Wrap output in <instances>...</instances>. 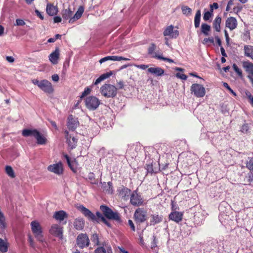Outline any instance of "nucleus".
<instances>
[{"label": "nucleus", "instance_id": "f257e3e1", "mask_svg": "<svg viewBox=\"0 0 253 253\" xmlns=\"http://www.w3.org/2000/svg\"><path fill=\"white\" fill-rule=\"evenodd\" d=\"M22 134L24 137L34 136L39 145H44L47 142L45 137L36 129H24L22 131Z\"/></svg>", "mask_w": 253, "mask_h": 253}, {"label": "nucleus", "instance_id": "f03ea898", "mask_svg": "<svg viewBox=\"0 0 253 253\" xmlns=\"http://www.w3.org/2000/svg\"><path fill=\"white\" fill-rule=\"evenodd\" d=\"M100 92L105 97L114 98L117 94L118 88L112 84H105L100 87Z\"/></svg>", "mask_w": 253, "mask_h": 253}, {"label": "nucleus", "instance_id": "7ed1b4c3", "mask_svg": "<svg viewBox=\"0 0 253 253\" xmlns=\"http://www.w3.org/2000/svg\"><path fill=\"white\" fill-rule=\"evenodd\" d=\"M104 215L108 219H113L116 221H120V217L119 213L114 212L110 208L106 206L102 205L100 207Z\"/></svg>", "mask_w": 253, "mask_h": 253}, {"label": "nucleus", "instance_id": "20e7f679", "mask_svg": "<svg viewBox=\"0 0 253 253\" xmlns=\"http://www.w3.org/2000/svg\"><path fill=\"white\" fill-rule=\"evenodd\" d=\"M32 231L35 238L40 242L43 243L44 241L42 235V231L40 223L37 221H33L31 223Z\"/></svg>", "mask_w": 253, "mask_h": 253}, {"label": "nucleus", "instance_id": "39448f33", "mask_svg": "<svg viewBox=\"0 0 253 253\" xmlns=\"http://www.w3.org/2000/svg\"><path fill=\"white\" fill-rule=\"evenodd\" d=\"M134 218L137 223L140 224L147 220V211L143 208H138L134 213Z\"/></svg>", "mask_w": 253, "mask_h": 253}, {"label": "nucleus", "instance_id": "423d86ee", "mask_svg": "<svg viewBox=\"0 0 253 253\" xmlns=\"http://www.w3.org/2000/svg\"><path fill=\"white\" fill-rule=\"evenodd\" d=\"M191 93L197 97H203L206 93L205 87L201 84H194L191 86Z\"/></svg>", "mask_w": 253, "mask_h": 253}, {"label": "nucleus", "instance_id": "0eeeda50", "mask_svg": "<svg viewBox=\"0 0 253 253\" xmlns=\"http://www.w3.org/2000/svg\"><path fill=\"white\" fill-rule=\"evenodd\" d=\"M100 103L99 100L95 96H89L85 99L86 107L90 110H94L97 109Z\"/></svg>", "mask_w": 253, "mask_h": 253}, {"label": "nucleus", "instance_id": "6e6552de", "mask_svg": "<svg viewBox=\"0 0 253 253\" xmlns=\"http://www.w3.org/2000/svg\"><path fill=\"white\" fill-rule=\"evenodd\" d=\"M143 199L141 196L139 195L136 191H134L130 195V203L134 206H140L143 205Z\"/></svg>", "mask_w": 253, "mask_h": 253}, {"label": "nucleus", "instance_id": "1a4fd4ad", "mask_svg": "<svg viewBox=\"0 0 253 253\" xmlns=\"http://www.w3.org/2000/svg\"><path fill=\"white\" fill-rule=\"evenodd\" d=\"M156 46L154 43H151L150 46L148 48V54L150 55H152V57L154 58H157L158 59H160V60H162L164 61H167L170 63L173 62V60L169 59V58H166V57H164L162 55H158L156 53H155L154 51L156 49Z\"/></svg>", "mask_w": 253, "mask_h": 253}, {"label": "nucleus", "instance_id": "9d476101", "mask_svg": "<svg viewBox=\"0 0 253 253\" xmlns=\"http://www.w3.org/2000/svg\"><path fill=\"white\" fill-rule=\"evenodd\" d=\"M77 244L81 248L88 246L89 240L87 235L83 233L80 234L77 238Z\"/></svg>", "mask_w": 253, "mask_h": 253}, {"label": "nucleus", "instance_id": "9b49d317", "mask_svg": "<svg viewBox=\"0 0 253 253\" xmlns=\"http://www.w3.org/2000/svg\"><path fill=\"white\" fill-rule=\"evenodd\" d=\"M39 87L45 92L48 93H51L53 91L51 83L46 80H43L40 81Z\"/></svg>", "mask_w": 253, "mask_h": 253}, {"label": "nucleus", "instance_id": "f8f14e48", "mask_svg": "<svg viewBox=\"0 0 253 253\" xmlns=\"http://www.w3.org/2000/svg\"><path fill=\"white\" fill-rule=\"evenodd\" d=\"M48 171L53 172L56 174L60 175L63 173V165L61 162L49 165L47 167Z\"/></svg>", "mask_w": 253, "mask_h": 253}, {"label": "nucleus", "instance_id": "ddd939ff", "mask_svg": "<svg viewBox=\"0 0 253 253\" xmlns=\"http://www.w3.org/2000/svg\"><path fill=\"white\" fill-rule=\"evenodd\" d=\"M79 125V122L77 118L72 115L68 117L67 126L70 130H75Z\"/></svg>", "mask_w": 253, "mask_h": 253}, {"label": "nucleus", "instance_id": "4468645a", "mask_svg": "<svg viewBox=\"0 0 253 253\" xmlns=\"http://www.w3.org/2000/svg\"><path fill=\"white\" fill-rule=\"evenodd\" d=\"M173 28L172 25L168 26L164 32V35L169 36L170 38H176L179 35V32L176 30H174Z\"/></svg>", "mask_w": 253, "mask_h": 253}, {"label": "nucleus", "instance_id": "2eb2a0df", "mask_svg": "<svg viewBox=\"0 0 253 253\" xmlns=\"http://www.w3.org/2000/svg\"><path fill=\"white\" fill-rule=\"evenodd\" d=\"M79 210L82 212V213L88 219L94 220L96 219L95 215L91 212L88 209L84 207V206L81 205L78 207Z\"/></svg>", "mask_w": 253, "mask_h": 253}, {"label": "nucleus", "instance_id": "dca6fc26", "mask_svg": "<svg viewBox=\"0 0 253 253\" xmlns=\"http://www.w3.org/2000/svg\"><path fill=\"white\" fill-rule=\"evenodd\" d=\"M225 26L229 28L231 31L235 29L237 27V21L236 19L233 17H229L227 18L225 22Z\"/></svg>", "mask_w": 253, "mask_h": 253}, {"label": "nucleus", "instance_id": "f3484780", "mask_svg": "<svg viewBox=\"0 0 253 253\" xmlns=\"http://www.w3.org/2000/svg\"><path fill=\"white\" fill-rule=\"evenodd\" d=\"M50 233L57 237H58L60 238L62 237V228L58 224H54L53 225L50 230Z\"/></svg>", "mask_w": 253, "mask_h": 253}, {"label": "nucleus", "instance_id": "a211bd4d", "mask_svg": "<svg viewBox=\"0 0 253 253\" xmlns=\"http://www.w3.org/2000/svg\"><path fill=\"white\" fill-rule=\"evenodd\" d=\"M122 60H129L128 58L123 57L122 56H108L103 57L100 59L99 63L102 64V63L106 62L108 60H112V61H121Z\"/></svg>", "mask_w": 253, "mask_h": 253}, {"label": "nucleus", "instance_id": "6ab92c4d", "mask_svg": "<svg viewBox=\"0 0 253 253\" xmlns=\"http://www.w3.org/2000/svg\"><path fill=\"white\" fill-rule=\"evenodd\" d=\"M53 217L56 220L61 222L64 219L67 218L68 214L65 211L61 210L55 212Z\"/></svg>", "mask_w": 253, "mask_h": 253}, {"label": "nucleus", "instance_id": "aec40b11", "mask_svg": "<svg viewBox=\"0 0 253 253\" xmlns=\"http://www.w3.org/2000/svg\"><path fill=\"white\" fill-rule=\"evenodd\" d=\"M182 214L178 211L171 212L169 215V219L178 223L182 219Z\"/></svg>", "mask_w": 253, "mask_h": 253}, {"label": "nucleus", "instance_id": "412c9836", "mask_svg": "<svg viewBox=\"0 0 253 253\" xmlns=\"http://www.w3.org/2000/svg\"><path fill=\"white\" fill-rule=\"evenodd\" d=\"M59 50L58 48H56L49 55V60L52 64H56L58 62V59H59Z\"/></svg>", "mask_w": 253, "mask_h": 253}, {"label": "nucleus", "instance_id": "4be33fe9", "mask_svg": "<svg viewBox=\"0 0 253 253\" xmlns=\"http://www.w3.org/2000/svg\"><path fill=\"white\" fill-rule=\"evenodd\" d=\"M66 136L67 139V141L69 145V146L72 148H74L77 143L78 139L75 137H71V136H69V132L68 131H65Z\"/></svg>", "mask_w": 253, "mask_h": 253}, {"label": "nucleus", "instance_id": "5701e85b", "mask_svg": "<svg viewBox=\"0 0 253 253\" xmlns=\"http://www.w3.org/2000/svg\"><path fill=\"white\" fill-rule=\"evenodd\" d=\"M131 192L130 190L124 187L119 190V196L125 200L128 199L129 196L131 195Z\"/></svg>", "mask_w": 253, "mask_h": 253}, {"label": "nucleus", "instance_id": "b1692460", "mask_svg": "<svg viewBox=\"0 0 253 253\" xmlns=\"http://www.w3.org/2000/svg\"><path fill=\"white\" fill-rule=\"evenodd\" d=\"M148 71L157 76H161L164 74V70L160 67H150Z\"/></svg>", "mask_w": 253, "mask_h": 253}, {"label": "nucleus", "instance_id": "393cba45", "mask_svg": "<svg viewBox=\"0 0 253 253\" xmlns=\"http://www.w3.org/2000/svg\"><path fill=\"white\" fill-rule=\"evenodd\" d=\"M84 7L83 6H80L78 8L77 11L76 12V13H75L74 16L73 17H71L69 19V23H73L76 20L80 19L81 18V17L82 16V15L84 12Z\"/></svg>", "mask_w": 253, "mask_h": 253}, {"label": "nucleus", "instance_id": "a878e982", "mask_svg": "<svg viewBox=\"0 0 253 253\" xmlns=\"http://www.w3.org/2000/svg\"><path fill=\"white\" fill-rule=\"evenodd\" d=\"M243 67L246 71L253 77V63L249 61H244L243 62Z\"/></svg>", "mask_w": 253, "mask_h": 253}, {"label": "nucleus", "instance_id": "bb28decb", "mask_svg": "<svg viewBox=\"0 0 253 253\" xmlns=\"http://www.w3.org/2000/svg\"><path fill=\"white\" fill-rule=\"evenodd\" d=\"M163 220V216L161 215L153 214L151 215V219L150 221V225H155L161 222Z\"/></svg>", "mask_w": 253, "mask_h": 253}, {"label": "nucleus", "instance_id": "cd10ccee", "mask_svg": "<svg viewBox=\"0 0 253 253\" xmlns=\"http://www.w3.org/2000/svg\"><path fill=\"white\" fill-rule=\"evenodd\" d=\"M244 50L245 55L253 60V46L246 45L244 46Z\"/></svg>", "mask_w": 253, "mask_h": 253}, {"label": "nucleus", "instance_id": "c85d7f7f", "mask_svg": "<svg viewBox=\"0 0 253 253\" xmlns=\"http://www.w3.org/2000/svg\"><path fill=\"white\" fill-rule=\"evenodd\" d=\"M74 227L78 230H81L84 227V221L82 218H78L75 219L74 222Z\"/></svg>", "mask_w": 253, "mask_h": 253}, {"label": "nucleus", "instance_id": "c756f323", "mask_svg": "<svg viewBox=\"0 0 253 253\" xmlns=\"http://www.w3.org/2000/svg\"><path fill=\"white\" fill-rule=\"evenodd\" d=\"M221 17L219 16H216L213 22V27L216 32H219L221 30Z\"/></svg>", "mask_w": 253, "mask_h": 253}, {"label": "nucleus", "instance_id": "7c9ffc66", "mask_svg": "<svg viewBox=\"0 0 253 253\" xmlns=\"http://www.w3.org/2000/svg\"><path fill=\"white\" fill-rule=\"evenodd\" d=\"M46 12L51 16L55 15L57 13V8L51 4H47L46 6Z\"/></svg>", "mask_w": 253, "mask_h": 253}, {"label": "nucleus", "instance_id": "2f4dec72", "mask_svg": "<svg viewBox=\"0 0 253 253\" xmlns=\"http://www.w3.org/2000/svg\"><path fill=\"white\" fill-rule=\"evenodd\" d=\"M112 75V72L110 71L109 72L104 73L101 75L98 78H97L95 82L94 83V84L96 85L100 83L102 81L108 78Z\"/></svg>", "mask_w": 253, "mask_h": 253}, {"label": "nucleus", "instance_id": "473e14b6", "mask_svg": "<svg viewBox=\"0 0 253 253\" xmlns=\"http://www.w3.org/2000/svg\"><path fill=\"white\" fill-rule=\"evenodd\" d=\"M73 15V11L69 8L68 9H63L62 11V17L66 20L70 19Z\"/></svg>", "mask_w": 253, "mask_h": 253}, {"label": "nucleus", "instance_id": "72a5a7b5", "mask_svg": "<svg viewBox=\"0 0 253 253\" xmlns=\"http://www.w3.org/2000/svg\"><path fill=\"white\" fill-rule=\"evenodd\" d=\"M201 13L200 10H198L196 11L194 17V26L196 28L199 27L201 21Z\"/></svg>", "mask_w": 253, "mask_h": 253}, {"label": "nucleus", "instance_id": "f704fd0d", "mask_svg": "<svg viewBox=\"0 0 253 253\" xmlns=\"http://www.w3.org/2000/svg\"><path fill=\"white\" fill-rule=\"evenodd\" d=\"M211 30V26L206 23H203L201 25V32L205 36L209 35V32Z\"/></svg>", "mask_w": 253, "mask_h": 253}, {"label": "nucleus", "instance_id": "c9c22d12", "mask_svg": "<svg viewBox=\"0 0 253 253\" xmlns=\"http://www.w3.org/2000/svg\"><path fill=\"white\" fill-rule=\"evenodd\" d=\"M64 158L67 161V164L70 169L74 171H75L76 169L74 167V164H75V162L74 161H72L70 157L67 155H64Z\"/></svg>", "mask_w": 253, "mask_h": 253}, {"label": "nucleus", "instance_id": "e433bc0d", "mask_svg": "<svg viewBox=\"0 0 253 253\" xmlns=\"http://www.w3.org/2000/svg\"><path fill=\"white\" fill-rule=\"evenodd\" d=\"M8 250V247L7 243L4 241L3 240L0 238V251L4 253H6Z\"/></svg>", "mask_w": 253, "mask_h": 253}, {"label": "nucleus", "instance_id": "4c0bfd02", "mask_svg": "<svg viewBox=\"0 0 253 253\" xmlns=\"http://www.w3.org/2000/svg\"><path fill=\"white\" fill-rule=\"evenodd\" d=\"M5 172L6 174L10 177H15V174L14 171L11 166H6L5 167Z\"/></svg>", "mask_w": 253, "mask_h": 253}, {"label": "nucleus", "instance_id": "58836bf2", "mask_svg": "<svg viewBox=\"0 0 253 253\" xmlns=\"http://www.w3.org/2000/svg\"><path fill=\"white\" fill-rule=\"evenodd\" d=\"M242 39L244 41L248 42L251 39L250 33L248 30H245L242 36Z\"/></svg>", "mask_w": 253, "mask_h": 253}, {"label": "nucleus", "instance_id": "ea45409f", "mask_svg": "<svg viewBox=\"0 0 253 253\" xmlns=\"http://www.w3.org/2000/svg\"><path fill=\"white\" fill-rule=\"evenodd\" d=\"M5 220L3 214L0 211V227L1 228H4L6 227Z\"/></svg>", "mask_w": 253, "mask_h": 253}, {"label": "nucleus", "instance_id": "a19ab883", "mask_svg": "<svg viewBox=\"0 0 253 253\" xmlns=\"http://www.w3.org/2000/svg\"><path fill=\"white\" fill-rule=\"evenodd\" d=\"M182 11L183 14L188 15L192 12V9L187 6H183L181 7Z\"/></svg>", "mask_w": 253, "mask_h": 253}, {"label": "nucleus", "instance_id": "79ce46f5", "mask_svg": "<svg viewBox=\"0 0 253 253\" xmlns=\"http://www.w3.org/2000/svg\"><path fill=\"white\" fill-rule=\"evenodd\" d=\"M203 43L208 45H210L211 44H213L214 43V39L212 37L209 38H205L203 40Z\"/></svg>", "mask_w": 253, "mask_h": 253}, {"label": "nucleus", "instance_id": "37998d69", "mask_svg": "<svg viewBox=\"0 0 253 253\" xmlns=\"http://www.w3.org/2000/svg\"><path fill=\"white\" fill-rule=\"evenodd\" d=\"M233 68L235 72L238 75V76L240 77H242L243 74L242 70L238 68L237 65L236 64H234L233 65Z\"/></svg>", "mask_w": 253, "mask_h": 253}, {"label": "nucleus", "instance_id": "c03bdc74", "mask_svg": "<svg viewBox=\"0 0 253 253\" xmlns=\"http://www.w3.org/2000/svg\"><path fill=\"white\" fill-rule=\"evenodd\" d=\"M88 179L90 180L92 184H96L97 182L95 180V176L94 173L90 172L88 175Z\"/></svg>", "mask_w": 253, "mask_h": 253}, {"label": "nucleus", "instance_id": "a18cd8bd", "mask_svg": "<svg viewBox=\"0 0 253 253\" xmlns=\"http://www.w3.org/2000/svg\"><path fill=\"white\" fill-rule=\"evenodd\" d=\"M146 169L148 172L151 173L157 172V171L153 169V165L152 164L146 165Z\"/></svg>", "mask_w": 253, "mask_h": 253}, {"label": "nucleus", "instance_id": "49530a36", "mask_svg": "<svg viewBox=\"0 0 253 253\" xmlns=\"http://www.w3.org/2000/svg\"><path fill=\"white\" fill-rule=\"evenodd\" d=\"M91 240L93 243L95 245H98L99 243V240H98V237L97 234H93L92 236L91 237Z\"/></svg>", "mask_w": 253, "mask_h": 253}, {"label": "nucleus", "instance_id": "de8ad7c7", "mask_svg": "<svg viewBox=\"0 0 253 253\" xmlns=\"http://www.w3.org/2000/svg\"><path fill=\"white\" fill-rule=\"evenodd\" d=\"M247 168L253 171V158H251L247 163Z\"/></svg>", "mask_w": 253, "mask_h": 253}, {"label": "nucleus", "instance_id": "09e8293b", "mask_svg": "<svg viewBox=\"0 0 253 253\" xmlns=\"http://www.w3.org/2000/svg\"><path fill=\"white\" fill-rule=\"evenodd\" d=\"M212 16V15H211V12L206 11L204 14L203 19L205 21H208Z\"/></svg>", "mask_w": 253, "mask_h": 253}, {"label": "nucleus", "instance_id": "8fccbe9b", "mask_svg": "<svg viewBox=\"0 0 253 253\" xmlns=\"http://www.w3.org/2000/svg\"><path fill=\"white\" fill-rule=\"evenodd\" d=\"M95 253H106V249L102 247H98L94 251Z\"/></svg>", "mask_w": 253, "mask_h": 253}, {"label": "nucleus", "instance_id": "3c124183", "mask_svg": "<svg viewBox=\"0 0 253 253\" xmlns=\"http://www.w3.org/2000/svg\"><path fill=\"white\" fill-rule=\"evenodd\" d=\"M91 91V89L89 87H86L84 89V91L83 92L81 96V98H83L87 95L89 94Z\"/></svg>", "mask_w": 253, "mask_h": 253}, {"label": "nucleus", "instance_id": "603ef678", "mask_svg": "<svg viewBox=\"0 0 253 253\" xmlns=\"http://www.w3.org/2000/svg\"><path fill=\"white\" fill-rule=\"evenodd\" d=\"M249 129V127L248 125L247 124H245L242 126L241 128V131L243 133H246L248 132Z\"/></svg>", "mask_w": 253, "mask_h": 253}, {"label": "nucleus", "instance_id": "864d4df0", "mask_svg": "<svg viewBox=\"0 0 253 253\" xmlns=\"http://www.w3.org/2000/svg\"><path fill=\"white\" fill-rule=\"evenodd\" d=\"M223 86L226 87L228 90L230 91V92L233 94L234 96H236V93H235V92H234L231 88V87L229 86V85H228V84L226 83H223Z\"/></svg>", "mask_w": 253, "mask_h": 253}, {"label": "nucleus", "instance_id": "5fc2aeb1", "mask_svg": "<svg viewBox=\"0 0 253 253\" xmlns=\"http://www.w3.org/2000/svg\"><path fill=\"white\" fill-rule=\"evenodd\" d=\"M176 76L180 79H182V80H185L187 79V76L185 75V74H181V73H177L176 74Z\"/></svg>", "mask_w": 253, "mask_h": 253}, {"label": "nucleus", "instance_id": "6e6d98bb", "mask_svg": "<svg viewBox=\"0 0 253 253\" xmlns=\"http://www.w3.org/2000/svg\"><path fill=\"white\" fill-rule=\"evenodd\" d=\"M128 224L130 227L131 229L133 231H135V227L133 221L129 219L128 220Z\"/></svg>", "mask_w": 253, "mask_h": 253}, {"label": "nucleus", "instance_id": "4d7b16f0", "mask_svg": "<svg viewBox=\"0 0 253 253\" xmlns=\"http://www.w3.org/2000/svg\"><path fill=\"white\" fill-rule=\"evenodd\" d=\"M25 22L22 19H17L16 20V25L17 26H23Z\"/></svg>", "mask_w": 253, "mask_h": 253}, {"label": "nucleus", "instance_id": "13d9d810", "mask_svg": "<svg viewBox=\"0 0 253 253\" xmlns=\"http://www.w3.org/2000/svg\"><path fill=\"white\" fill-rule=\"evenodd\" d=\"M96 216L97 217V218L99 219H100V220H104L105 221V218L103 216V215L99 212L97 211L96 212Z\"/></svg>", "mask_w": 253, "mask_h": 253}, {"label": "nucleus", "instance_id": "bf43d9fd", "mask_svg": "<svg viewBox=\"0 0 253 253\" xmlns=\"http://www.w3.org/2000/svg\"><path fill=\"white\" fill-rule=\"evenodd\" d=\"M118 89H122L124 87V82L122 81H119L118 84Z\"/></svg>", "mask_w": 253, "mask_h": 253}, {"label": "nucleus", "instance_id": "052dcab7", "mask_svg": "<svg viewBox=\"0 0 253 253\" xmlns=\"http://www.w3.org/2000/svg\"><path fill=\"white\" fill-rule=\"evenodd\" d=\"M6 60L10 63H13L14 61V58L12 56H7L6 57Z\"/></svg>", "mask_w": 253, "mask_h": 253}, {"label": "nucleus", "instance_id": "680f3d73", "mask_svg": "<svg viewBox=\"0 0 253 253\" xmlns=\"http://www.w3.org/2000/svg\"><path fill=\"white\" fill-rule=\"evenodd\" d=\"M35 13L37 16L40 18L42 20L43 19V16L42 15V13L37 9L35 10Z\"/></svg>", "mask_w": 253, "mask_h": 253}, {"label": "nucleus", "instance_id": "e2e57ef3", "mask_svg": "<svg viewBox=\"0 0 253 253\" xmlns=\"http://www.w3.org/2000/svg\"><path fill=\"white\" fill-rule=\"evenodd\" d=\"M59 76L57 74H54L52 76V79L54 82H58L59 81Z\"/></svg>", "mask_w": 253, "mask_h": 253}, {"label": "nucleus", "instance_id": "0e129e2a", "mask_svg": "<svg viewBox=\"0 0 253 253\" xmlns=\"http://www.w3.org/2000/svg\"><path fill=\"white\" fill-rule=\"evenodd\" d=\"M137 67L142 70H145L148 67V66L144 64H141L137 65Z\"/></svg>", "mask_w": 253, "mask_h": 253}, {"label": "nucleus", "instance_id": "69168bd1", "mask_svg": "<svg viewBox=\"0 0 253 253\" xmlns=\"http://www.w3.org/2000/svg\"><path fill=\"white\" fill-rule=\"evenodd\" d=\"M242 9V6H238L234 7V11L236 13H238L241 11Z\"/></svg>", "mask_w": 253, "mask_h": 253}, {"label": "nucleus", "instance_id": "338daca9", "mask_svg": "<svg viewBox=\"0 0 253 253\" xmlns=\"http://www.w3.org/2000/svg\"><path fill=\"white\" fill-rule=\"evenodd\" d=\"M61 21V18L60 16H55L54 17V23H59Z\"/></svg>", "mask_w": 253, "mask_h": 253}, {"label": "nucleus", "instance_id": "774afa93", "mask_svg": "<svg viewBox=\"0 0 253 253\" xmlns=\"http://www.w3.org/2000/svg\"><path fill=\"white\" fill-rule=\"evenodd\" d=\"M220 51H221V53L223 56H224V57L227 56V54L225 52V49H224V48L222 46H221V47H220Z\"/></svg>", "mask_w": 253, "mask_h": 253}]
</instances>
